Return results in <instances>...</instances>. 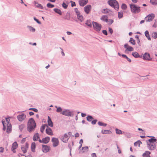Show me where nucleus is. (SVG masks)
<instances>
[{
    "label": "nucleus",
    "mask_w": 157,
    "mask_h": 157,
    "mask_svg": "<svg viewBox=\"0 0 157 157\" xmlns=\"http://www.w3.org/2000/svg\"><path fill=\"white\" fill-rule=\"evenodd\" d=\"M34 3L35 4V5L37 7L40 9L43 8V7L40 4H38L36 2H35Z\"/></svg>",
    "instance_id": "36"
},
{
    "label": "nucleus",
    "mask_w": 157,
    "mask_h": 157,
    "mask_svg": "<svg viewBox=\"0 0 157 157\" xmlns=\"http://www.w3.org/2000/svg\"><path fill=\"white\" fill-rule=\"evenodd\" d=\"M116 133L117 134H121L122 133V131L119 129H116Z\"/></svg>",
    "instance_id": "46"
},
{
    "label": "nucleus",
    "mask_w": 157,
    "mask_h": 157,
    "mask_svg": "<svg viewBox=\"0 0 157 157\" xmlns=\"http://www.w3.org/2000/svg\"><path fill=\"white\" fill-rule=\"evenodd\" d=\"M123 16V13L122 12H118V17L119 18H121Z\"/></svg>",
    "instance_id": "45"
},
{
    "label": "nucleus",
    "mask_w": 157,
    "mask_h": 157,
    "mask_svg": "<svg viewBox=\"0 0 157 157\" xmlns=\"http://www.w3.org/2000/svg\"><path fill=\"white\" fill-rule=\"evenodd\" d=\"M101 133L103 134H110L112 132L109 130H102Z\"/></svg>",
    "instance_id": "25"
},
{
    "label": "nucleus",
    "mask_w": 157,
    "mask_h": 157,
    "mask_svg": "<svg viewBox=\"0 0 157 157\" xmlns=\"http://www.w3.org/2000/svg\"><path fill=\"white\" fill-rule=\"evenodd\" d=\"M157 140L156 139L151 138L148 140V141L150 143H153L155 142Z\"/></svg>",
    "instance_id": "35"
},
{
    "label": "nucleus",
    "mask_w": 157,
    "mask_h": 157,
    "mask_svg": "<svg viewBox=\"0 0 157 157\" xmlns=\"http://www.w3.org/2000/svg\"><path fill=\"white\" fill-rule=\"evenodd\" d=\"M88 147L87 146L83 147L82 148L81 150H80V151L81 153H84L85 152H87L88 151Z\"/></svg>",
    "instance_id": "24"
},
{
    "label": "nucleus",
    "mask_w": 157,
    "mask_h": 157,
    "mask_svg": "<svg viewBox=\"0 0 157 157\" xmlns=\"http://www.w3.org/2000/svg\"><path fill=\"white\" fill-rule=\"evenodd\" d=\"M30 110H32L33 111H34L37 112L38 111V110L37 109L35 108H30L29 109Z\"/></svg>",
    "instance_id": "52"
},
{
    "label": "nucleus",
    "mask_w": 157,
    "mask_h": 157,
    "mask_svg": "<svg viewBox=\"0 0 157 157\" xmlns=\"http://www.w3.org/2000/svg\"><path fill=\"white\" fill-rule=\"evenodd\" d=\"M29 30L30 31L33 32H34L35 31V29L34 28H33L32 27H29Z\"/></svg>",
    "instance_id": "49"
},
{
    "label": "nucleus",
    "mask_w": 157,
    "mask_h": 157,
    "mask_svg": "<svg viewBox=\"0 0 157 157\" xmlns=\"http://www.w3.org/2000/svg\"><path fill=\"white\" fill-rule=\"evenodd\" d=\"M68 4V2H67V3H65V2H63L62 4V6L64 8L66 9L67 7Z\"/></svg>",
    "instance_id": "40"
},
{
    "label": "nucleus",
    "mask_w": 157,
    "mask_h": 157,
    "mask_svg": "<svg viewBox=\"0 0 157 157\" xmlns=\"http://www.w3.org/2000/svg\"><path fill=\"white\" fill-rule=\"evenodd\" d=\"M36 147V144L34 142L32 143L31 144V149L32 151L34 152L35 151V148Z\"/></svg>",
    "instance_id": "29"
},
{
    "label": "nucleus",
    "mask_w": 157,
    "mask_h": 157,
    "mask_svg": "<svg viewBox=\"0 0 157 157\" xmlns=\"http://www.w3.org/2000/svg\"><path fill=\"white\" fill-rule=\"evenodd\" d=\"M150 2L153 5H157V0H150Z\"/></svg>",
    "instance_id": "33"
},
{
    "label": "nucleus",
    "mask_w": 157,
    "mask_h": 157,
    "mask_svg": "<svg viewBox=\"0 0 157 157\" xmlns=\"http://www.w3.org/2000/svg\"><path fill=\"white\" fill-rule=\"evenodd\" d=\"M34 19L35 21L38 23L39 24H40L41 22L38 19L36 18L35 17H34Z\"/></svg>",
    "instance_id": "51"
},
{
    "label": "nucleus",
    "mask_w": 157,
    "mask_h": 157,
    "mask_svg": "<svg viewBox=\"0 0 157 157\" xmlns=\"http://www.w3.org/2000/svg\"><path fill=\"white\" fill-rule=\"evenodd\" d=\"M124 48L126 49L125 52L132 51L134 50L133 48L131 46H130L128 44H125L124 45Z\"/></svg>",
    "instance_id": "8"
},
{
    "label": "nucleus",
    "mask_w": 157,
    "mask_h": 157,
    "mask_svg": "<svg viewBox=\"0 0 157 157\" xmlns=\"http://www.w3.org/2000/svg\"><path fill=\"white\" fill-rule=\"evenodd\" d=\"M153 27L156 28L157 27V24L156 22H155L154 24L153 25Z\"/></svg>",
    "instance_id": "63"
},
{
    "label": "nucleus",
    "mask_w": 157,
    "mask_h": 157,
    "mask_svg": "<svg viewBox=\"0 0 157 157\" xmlns=\"http://www.w3.org/2000/svg\"><path fill=\"white\" fill-rule=\"evenodd\" d=\"M87 120L89 121H92L93 119V118L91 116H88L86 117Z\"/></svg>",
    "instance_id": "41"
},
{
    "label": "nucleus",
    "mask_w": 157,
    "mask_h": 157,
    "mask_svg": "<svg viewBox=\"0 0 157 157\" xmlns=\"http://www.w3.org/2000/svg\"><path fill=\"white\" fill-rule=\"evenodd\" d=\"M39 135L38 133H37L35 134L33 136V139L34 141L37 140L39 141Z\"/></svg>",
    "instance_id": "22"
},
{
    "label": "nucleus",
    "mask_w": 157,
    "mask_h": 157,
    "mask_svg": "<svg viewBox=\"0 0 157 157\" xmlns=\"http://www.w3.org/2000/svg\"><path fill=\"white\" fill-rule=\"evenodd\" d=\"M143 59H145L147 60H151L152 59V58L150 57V54L147 53H144L143 56Z\"/></svg>",
    "instance_id": "11"
},
{
    "label": "nucleus",
    "mask_w": 157,
    "mask_h": 157,
    "mask_svg": "<svg viewBox=\"0 0 157 157\" xmlns=\"http://www.w3.org/2000/svg\"><path fill=\"white\" fill-rule=\"evenodd\" d=\"M18 147V144L16 142H14L12 145L11 149L13 152H15V150Z\"/></svg>",
    "instance_id": "16"
},
{
    "label": "nucleus",
    "mask_w": 157,
    "mask_h": 157,
    "mask_svg": "<svg viewBox=\"0 0 157 157\" xmlns=\"http://www.w3.org/2000/svg\"><path fill=\"white\" fill-rule=\"evenodd\" d=\"M29 148V144L26 143L25 145H23L21 147V149L24 153H25Z\"/></svg>",
    "instance_id": "9"
},
{
    "label": "nucleus",
    "mask_w": 157,
    "mask_h": 157,
    "mask_svg": "<svg viewBox=\"0 0 157 157\" xmlns=\"http://www.w3.org/2000/svg\"><path fill=\"white\" fill-rule=\"evenodd\" d=\"M109 11V10L108 9H104L103 10V11H102V13H108Z\"/></svg>",
    "instance_id": "50"
},
{
    "label": "nucleus",
    "mask_w": 157,
    "mask_h": 157,
    "mask_svg": "<svg viewBox=\"0 0 157 157\" xmlns=\"http://www.w3.org/2000/svg\"><path fill=\"white\" fill-rule=\"evenodd\" d=\"M25 141V138H23L21 140V143H24Z\"/></svg>",
    "instance_id": "60"
},
{
    "label": "nucleus",
    "mask_w": 157,
    "mask_h": 157,
    "mask_svg": "<svg viewBox=\"0 0 157 157\" xmlns=\"http://www.w3.org/2000/svg\"><path fill=\"white\" fill-rule=\"evenodd\" d=\"M83 142V140L82 139H81L79 141V144H81V145H82V144Z\"/></svg>",
    "instance_id": "62"
},
{
    "label": "nucleus",
    "mask_w": 157,
    "mask_h": 157,
    "mask_svg": "<svg viewBox=\"0 0 157 157\" xmlns=\"http://www.w3.org/2000/svg\"><path fill=\"white\" fill-rule=\"evenodd\" d=\"M92 157H96V155L95 153H94L92 154Z\"/></svg>",
    "instance_id": "64"
},
{
    "label": "nucleus",
    "mask_w": 157,
    "mask_h": 157,
    "mask_svg": "<svg viewBox=\"0 0 157 157\" xmlns=\"http://www.w3.org/2000/svg\"><path fill=\"white\" fill-rule=\"evenodd\" d=\"M52 145L54 147L57 146L59 144V141L57 138L53 137L52 140Z\"/></svg>",
    "instance_id": "7"
},
{
    "label": "nucleus",
    "mask_w": 157,
    "mask_h": 157,
    "mask_svg": "<svg viewBox=\"0 0 157 157\" xmlns=\"http://www.w3.org/2000/svg\"><path fill=\"white\" fill-rule=\"evenodd\" d=\"M121 8L125 10L127 8V6L125 4H123L121 6Z\"/></svg>",
    "instance_id": "47"
},
{
    "label": "nucleus",
    "mask_w": 157,
    "mask_h": 157,
    "mask_svg": "<svg viewBox=\"0 0 157 157\" xmlns=\"http://www.w3.org/2000/svg\"><path fill=\"white\" fill-rule=\"evenodd\" d=\"M26 116L24 114H21L17 116V118L18 120L20 121H23L26 118Z\"/></svg>",
    "instance_id": "13"
},
{
    "label": "nucleus",
    "mask_w": 157,
    "mask_h": 157,
    "mask_svg": "<svg viewBox=\"0 0 157 157\" xmlns=\"http://www.w3.org/2000/svg\"><path fill=\"white\" fill-rule=\"evenodd\" d=\"M130 6L131 11L133 13H138L141 11L140 7L136 4H130Z\"/></svg>",
    "instance_id": "3"
},
{
    "label": "nucleus",
    "mask_w": 157,
    "mask_h": 157,
    "mask_svg": "<svg viewBox=\"0 0 157 157\" xmlns=\"http://www.w3.org/2000/svg\"><path fill=\"white\" fill-rule=\"evenodd\" d=\"M48 125L50 127H52L53 126V124L52 122V121L51 118L49 116H48Z\"/></svg>",
    "instance_id": "21"
},
{
    "label": "nucleus",
    "mask_w": 157,
    "mask_h": 157,
    "mask_svg": "<svg viewBox=\"0 0 157 157\" xmlns=\"http://www.w3.org/2000/svg\"><path fill=\"white\" fill-rule=\"evenodd\" d=\"M108 3L110 6L113 7L115 10H117L119 8L118 2L116 0H110L108 1Z\"/></svg>",
    "instance_id": "4"
},
{
    "label": "nucleus",
    "mask_w": 157,
    "mask_h": 157,
    "mask_svg": "<svg viewBox=\"0 0 157 157\" xmlns=\"http://www.w3.org/2000/svg\"><path fill=\"white\" fill-rule=\"evenodd\" d=\"M101 20L105 21L106 22H108L109 21L107 17L105 15L102 16L101 18Z\"/></svg>",
    "instance_id": "23"
},
{
    "label": "nucleus",
    "mask_w": 157,
    "mask_h": 157,
    "mask_svg": "<svg viewBox=\"0 0 157 157\" xmlns=\"http://www.w3.org/2000/svg\"><path fill=\"white\" fill-rule=\"evenodd\" d=\"M97 121V120H95L94 121H92L91 123L93 124H94L96 123Z\"/></svg>",
    "instance_id": "54"
},
{
    "label": "nucleus",
    "mask_w": 157,
    "mask_h": 157,
    "mask_svg": "<svg viewBox=\"0 0 157 157\" xmlns=\"http://www.w3.org/2000/svg\"><path fill=\"white\" fill-rule=\"evenodd\" d=\"M10 119L9 118H6V122L5 121H2L3 126V129L5 130L6 127H7V132L9 133L11 131V125L10 123H9Z\"/></svg>",
    "instance_id": "2"
},
{
    "label": "nucleus",
    "mask_w": 157,
    "mask_h": 157,
    "mask_svg": "<svg viewBox=\"0 0 157 157\" xmlns=\"http://www.w3.org/2000/svg\"><path fill=\"white\" fill-rule=\"evenodd\" d=\"M36 126V124L34 119L32 118H30L28 122L27 130L29 132H31L34 130Z\"/></svg>",
    "instance_id": "1"
},
{
    "label": "nucleus",
    "mask_w": 157,
    "mask_h": 157,
    "mask_svg": "<svg viewBox=\"0 0 157 157\" xmlns=\"http://www.w3.org/2000/svg\"><path fill=\"white\" fill-rule=\"evenodd\" d=\"M129 42L132 44L135 45L136 42L135 40L132 38H131Z\"/></svg>",
    "instance_id": "34"
},
{
    "label": "nucleus",
    "mask_w": 157,
    "mask_h": 157,
    "mask_svg": "<svg viewBox=\"0 0 157 157\" xmlns=\"http://www.w3.org/2000/svg\"><path fill=\"white\" fill-rule=\"evenodd\" d=\"M136 38H137V39L138 40V43L139 44V43L140 42V40L138 36L137 35L136 36Z\"/></svg>",
    "instance_id": "59"
},
{
    "label": "nucleus",
    "mask_w": 157,
    "mask_h": 157,
    "mask_svg": "<svg viewBox=\"0 0 157 157\" xmlns=\"http://www.w3.org/2000/svg\"><path fill=\"white\" fill-rule=\"evenodd\" d=\"M61 113L63 115L67 116H71V113L69 110H66L63 111Z\"/></svg>",
    "instance_id": "15"
},
{
    "label": "nucleus",
    "mask_w": 157,
    "mask_h": 157,
    "mask_svg": "<svg viewBox=\"0 0 157 157\" xmlns=\"http://www.w3.org/2000/svg\"><path fill=\"white\" fill-rule=\"evenodd\" d=\"M88 0H80L79 1V4L81 6H83L88 2Z\"/></svg>",
    "instance_id": "19"
},
{
    "label": "nucleus",
    "mask_w": 157,
    "mask_h": 157,
    "mask_svg": "<svg viewBox=\"0 0 157 157\" xmlns=\"http://www.w3.org/2000/svg\"><path fill=\"white\" fill-rule=\"evenodd\" d=\"M86 24L89 27H91V21L90 20H87L86 22Z\"/></svg>",
    "instance_id": "27"
},
{
    "label": "nucleus",
    "mask_w": 157,
    "mask_h": 157,
    "mask_svg": "<svg viewBox=\"0 0 157 157\" xmlns=\"http://www.w3.org/2000/svg\"><path fill=\"white\" fill-rule=\"evenodd\" d=\"M151 153L149 151H146L145 153H144L143 155L144 157H150L149 156V155Z\"/></svg>",
    "instance_id": "26"
},
{
    "label": "nucleus",
    "mask_w": 157,
    "mask_h": 157,
    "mask_svg": "<svg viewBox=\"0 0 157 157\" xmlns=\"http://www.w3.org/2000/svg\"><path fill=\"white\" fill-rule=\"evenodd\" d=\"M71 6L72 7H73V6H76V5H75V2H72V1H71Z\"/></svg>",
    "instance_id": "53"
},
{
    "label": "nucleus",
    "mask_w": 157,
    "mask_h": 157,
    "mask_svg": "<svg viewBox=\"0 0 157 157\" xmlns=\"http://www.w3.org/2000/svg\"><path fill=\"white\" fill-rule=\"evenodd\" d=\"M132 55L135 58H137L140 57L138 53L136 52H133L132 53Z\"/></svg>",
    "instance_id": "30"
},
{
    "label": "nucleus",
    "mask_w": 157,
    "mask_h": 157,
    "mask_svg": "<svg viewBox=\"0 0 157 157\" xmlns=\"http://www.w3.org/2000/svg\"><path fill=\"white\" fill-rule=\"evenodd\" d=\"M155 17V15L153 13H151L148 15L145 18V20L147 21H152Z\"/></svg>",
    "instance_id": "6"
},
{
    "label": "nucleus",
    "mask_w": 157,
    "mask_h": 157,
    "mask_svg": "<svg viewBox=\"0 0 157 157\" xmlns=\"http://www.w3.org/2000/svg\"><path fill=\"white\" fill-rule=\"evenodd\" d=\"M47 126V125L44 124L40 128V131L42 132H43L45 128V126Z\"/></svg>",
    "instance_id": "37"
},
{
    "label": "nucleus",
    "mask_w": 157,
    "mask_h": 157,
    "mask_svg": "<svg viewBox=\"0 0 157 157\" xmlns=\"http://www.w3.org/2000/svg\"><path fill=\"white\" fill-rule=\"evenodd\" d=\"M142 144V142L140 140H138L134 143V145L135 146H138L139 147H140V144Z\"/></svg>",
    "instance_id": "32"
},
{
    "label": "nucleus",
    "mask_w": 157,
    "mask_h": 157,
    "mask_svg": "<svg viewBox=\"0 0 157 157\" xmlns=\"http://www.w3.org/2000/svg\"><path fill=\"white\" fill-rule=\"evenodd\" d=\"M62 109L60 107H59V108H57V109L56 111L57 112H62Z\"/></svg>",
    "instance_id": "48"
},
{
    "label": "nucleus",
    "mask_w": 157,
    "mask_h": 157,
    "mask_svg": "<svg viewBox=\"0 0 157 157\" xmlns=\"http://www.w3.org/2000/svg\"><path fill=\"white\" fill-rule=\"evenodd\" d=\"M54 11L56 13H58L60 15H62V12L61 10L58 9H54Z\"/></svg>",
    "instance_id": "31"
},
{
    "label": "nucleus",
    "mask_w": 157,
    "mask_h": 157,
    "mask_svg": "<svg viewBox=\"0 0 157 157\" xmlns=\"http://www.w3.org/2000/svg\"><path fill=\"white\" fill-rule=\"evenodd\" d=\"M145 35L149 40H151V38L149 34V32L147 30L145 32Z\"/></svg>",
    "instance_id": "28"
},
{
    "label": "nucleus",
    "mask_w": 157,
    "mask_h": 157,
    "mask_svg": "<svg viewBox=\"0 0 157 157\" xmlns=\"http://www.w3.org/2000/svg\"><path fill=\"white\" fill-rule=\"evenodd\" d=\"M102 33L106 35H107V33L106 30H103L102 31Z\"/></svg>",
    "instance_id": "55"
},
{
    "label": "nucleus",
    "mask_w": 157,
    "mask_h": 157,
    "mask_svg": "<svg viewBox=\"0 0 157 157\" xmlns=\"http://www.w3.org/2000/svg\"><path fill=\"white\" fill-rule=\"evenodd\" d=\"M50 140V138L49 137H46L43 138L42 140L39 139V141L40 143L47 144L49 142Z\"/></svg>",
    "instance_id": "10"
},
{
    "label": "nucleus",
    "mask_w": 157,
    "mask_h": 157,
    "mask_svg": "<svg viewBox=\"0 0 157 157\" xmlns=\"http://www.w3.org/2000/svg\"><path fill=\"white\" fill-rule=\"evenodd\" d=\"M91 8V6L90 5H87L84 8V11L86 13L88 14L90 12Z\"/></svg>",
    "instance_id": "14"
},
{
    "label": "nucleus",
    "mask_w": 157,
    "mask_h": 157,
    "mask_svg": "<svg viewBox=\"0 0 157 157\" xmlns=\"http://www.w3.org/2000/svg\"><path fill=\"white\" fill-rule=\"evenodd\" d=\"M4 150V149L2 147H0V153L3 152Z\"/></svg>",
    "instance_id": "58"
},
{
    "label": "nucleus",
    "mask_w": 157,
    "mask_h": 157,
    "mask_svg": "<svg viewBox=\"0 0 157 157\" xmlns=\"http://www.w3.org/2000/svg\"><path fill=\"white\" fill-rule=\"evenodd\" d=\"M147 147L150 150H153L156 148V146L154 143L148 144Z\"/></svg>",
    "instance_id": "18"
},
{
    "label": "nucleus",
    "mask_w": 157,
    "mask_h": 157,
    "mask_svg": "<svg viewBox=\"0 0 157 157\" xmlns=\"http://www.w3.org/2000/svg\"><path fill=\"white\" fill-rule=\"evenodd\" d=\"M25 127V125L24 124H21L19 126V128L21 131H22L23 128Z\"/></svg>",
    "instance_id": "43"
},
{
    "label": "nucleus",
    "mask_w": 157,
    "mask_h": 157,
    "mask_svg": "<svg viewBox=\"0 0 157 157\" xmlns=\"http://www.w3.org/2000/svg\"><path fill=\"white\" fill-rule=\"evenodd\" d=\"M77 18L81 22H82L83 20V17L81 15L78 16Z\"/></svg>",
    "instance_id": "38"
},
{
    "label": "nucleus",
    "mask_w": 157,
    "mask_h": 157,
    "mask_svg": "<svg viewBox=\"0 0 157 157\" xmlns=\"http://www.w3.org/2000/svg\"><path fill=\"white\" fill-rule=\"evenodd\" d=\"M92 24L94 30L98 32L100 31L101 28V24L94 21L92 22Z\"/></svg>",
    "instance_id": "5"
},
{
    "label": "nucleus",
    "mask_w": 157,
    "mask_h": 157,
    "mask_svg": "<svg viewBox=\"0 0 157 157\" xmlns=\"http://www.w3.org/2000/svg\"><path fill=\"white\" fill-rule=\"evenodd\" d=\"M152 36L154 39L157 38V33L154 32L152 34Z\"/></svg>",
    "instance_id": "39"
},
{
    "label": "nucleus",
    "mask_w": 157,
    "mask_h": 157,
    "mask_svg": "<svg viewBox=\"0 0 157 157\" xmlns=\"http://www.w3.org/2000/svg\"><path fill=\"white\" fill-rule=\"evenodd\" d=\"M98 124L100 126H103L105 127L107 125V124H106L100 121L98 122Z\"/></svg>",
    "instance_id": "42"
},
{
    "label": "nucleus",
    "mask_w": 157,
    "mask_h": 157,
    "mask_svg": "<svg viewBox=\"0 0 157 157\" xmlns=\"http://www.w3.org/2000/svg\"><path fill=\"white\" fill-rule=\"evenodd\" d=\"M50 149V147L47 145H43L42 147V151L44 153L48 152Z\"/></svg>",
    "instance_id": "17"
},
{
    "label": "nucleus",
    "mask_w": 157,
    "mask_h": 157,
    "mask_svg": "<svg viewBox=\"0 0 157 157\" xmlns=\"http://www.w3.org/2000/svg\"><path fill=\"white\" fill-rule=\"evenodd\" d=\"M117 148L118 149V152L119 153V154H120L121 153V150L120 149L118 145L117 144Z\"/></svg>",
    "instance_id": "57"
},
{
    "label": "nucleus",
    "mask_w": 157,
    "mask_h": 157,
    "mask_svg": "<svg viewBox=\"0 0 157 157\" xmlns=\"http://www.w3.org/2000/svg\"><path fill=\"white\" fill-rule=\"evenodd\" d=\"M69 137L67 134H65L61 138V140L63 142H67L68 140Z\"/></svg>",
    "instance_id": "12"
},
{
    "label": "nucleus",
    "mask_w": 157,
    "mask_h": 157,
    "mask_svg": "<svg viewBox=\"0 0 157 157\" xmlns=\"http://www.w3.org/2000/svg\"><path fill=\"white\" fill-rule=\"evenodd\" d=\"M75 136L76 137H78L79 136V134L78 133H76L75 134Z\"/></svg>",
    "instance_id": "61"
},
{
    "label": "nucleus",
    "mask_w": 157,
    "mask_h": 157,
    "mask_svg": "<svg viewBox=\"0 0 157 157\" xmlns=\"http://www.w3.org/2000/svg\"><path fill=\"white\" fill-rule=\"evenodd\" d=\"M109 31L111 34H112L113 33V30L112 28H109Z\"/></svg>",
    "instance_id": "56"
},
{
    "label": "nucleus",
    "mask_w": 157,
    "mask_h": 157,
    "mask_svg": "<svg viewBox=\"0 0 157 157\" xmlns=\"http://www.w3.org/2000/svg\"><path fill=\"white\" fill-rule=\"evenodd\" d=\"M46 132L48 134L52 136L53 135L52 130L50 128H48L46 129Z\"/></svg>",
    "instance_id": "20"
},
{
    "label": "nucleus",
    "mask_w": 157,
    "mask_h": 157,
    "mask_svg": "<svg viewBox=\"0 0 157 157\" xmlns=\"http://www.w3.org/2000/svg\"><path fill=\"white\" fill-rule=\"evenodd\" d=\"M47 6L48 8H52L54 7V6L50 3H48L47 5Z\"/></svg>",
    "instance_id": "44"
}]
</instances>
